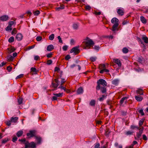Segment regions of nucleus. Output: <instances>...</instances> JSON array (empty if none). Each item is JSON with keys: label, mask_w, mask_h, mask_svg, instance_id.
<instances>
[{"label": "nucleus", "mask_w": 148, "mask_h": 148, "mask_svg": "<svg viewBox=\"0 0 148 148\" xmlns=\"http://www.w3.org/2000/svg\"><path fill=\"white\" fill-rule=\"evenodd\" d=\"M23 38L22 35L18 33L17 34L16 36V39L18 41L21 40Z\"/></svg>", "instance_id": "nucleus-13"}, {"label": "nucleus", "mask_w": 148, "mask_h": 148, "mask_svg": "<svg viewBox=\"0 0 148 148\" xmlns=\"http://www.w3.org/2000/svg\"><path fill=\"white\" fill-rule=\"evenodd\" d=\"M71 58L70 56L69 55H68L65 56V59L66 60H68Z\"/></svg>", "instance_id": "nucleus-55"}, {"label": "nucleus", "mask_w": 148, "mask_h": 148, "mask_svg": "<svg viewBox=\"0 0 148 148\" xmlns=\"http://www.w3.org/2000/svg\"><path fill=\"white\" fill-rule=\"evenodd\" d=\"M90 59L92 62H94L96 60L97 58L96 57H92L90 58Z\"/></svg>", "instance_id": "nucleus-39"}, {"label": "nucleus", "mask_w": 148, "mask_h": 148, "mask_svg": "<svg viewBox=\"0 0 148 148\" xmlns=\"http://www.w3.org/2000/svg\"><path fill=\"white\" fill-rule=\"evenodd\" d=\"M54 49V46L52 45H49L47 46V49L48 51H51Z\"/></svg>", "instance_id": "nucleus-15"}, {"label": "nucleus", "mask_w": 148, "mask_h": 148, "mask_svg": "<svg viewBox=\"0 0 148 148\" xmlns=\"http://www.w3.org/2000/svg\"><path fill=\"white\" fill-rule=\"evenodd\" d=\"M93 48L97 50H98L99 48V46H95Z\"/></svg>", "instance_id": "nucleus-64"}, {"label": "nucleus", "mask_w": 148, "mask_h": 148, "mask_svg": "<svg viewBox=\"0 0 148 148\" xmlns=\"http://www.w3.org/2000/svg\"><path fill=\"white\" fill-rule=\"evenodd\" d=\"M30 70L31 71L33 72H37V70L35 68L32 67Z\"/></svg>", "instance_id": "nucleus-43"}, {"label": "nucleus", "mask_w": 148, "mask_h": 148, "mask_svg": "<svg viewBox=\"0 0 148 148\" xmlns=\"http://www.w3.org/2000/svg\"><path fill=\"white\" fill-rule=\"evenodd\" d=\"M55 81L56 83L55 84L53 82H52V84L53 87L55 88V89L56 90L58 86L59 85L60 82L57 79H55Z\"/></svg>", "instance_id": "nucleus-10"}, {"label": "nucleus", "mask_w": 148, "mask_h": 148, "mask_svg": "<svg viewBox=\"0 0 148 148\" xmlns=\"http://www.w3.org/2000/svg\"><path fill=\"white\" fill-rule=\"evenodd\" d=\"M18 101L19 105L21 104L23 102V99L19 98L18 100Z\"/></svg>", "instance_id": "nucleus-41"}, {"label": "nucleus", "mask_w": 148, "mask_h": 148, "mask_svg": "<svg viewBox=\"0 0 148 148\" xmlns=\"http://www.w3.org/2000/svg\"><path fill=\"white\" fill-rule=\"evenodd\" d=\"M18 141L20 142H21L22 143H24L25 144V143L26 142L25 139L24 138L23 139H19Z\"/></svg>", "instance_id": "nucleus-45"}, {"label": "nucleus", "mask_w": 148, "mask_h": 148, "mask_svg": "<svg viewBox=\"0 0 148 148\" xmlns=\"http://www.w3.org/2000/svg\"><path fill=\"white\" fill-rule=\"evenodd\" d=\"M63 93H59L57 94H53L54 96H53L52 97L53 100H57V97H61L63 95Z\"/></svg>", "instance_id": "nucleus-8"}, {"label": "nucleus", "mask_w": 148, "mask_h": 148, "mask_svg": "<svg viewBox=\"0 0 148 148\" xmlns=\"http://www.w3.org/2000/svg\"><path fill=\"white\" fill-rule=\"evenodd\" d=\"M12 69V67H11L10 66H8L7 68V70L8 71V72L11 71Z\"/></svg>", "instance_id": "nucleus-48"}, {"label": "nucleus", "mask_w": 148, "mask_h": 148, "mask_svg": "<svg viewBox=\"0 0 148 148\" xmlns=\"http://www.w3.org/2000/svg\"><path fill=\"white\" fill-rule=\"evenodd\" d=\"M23 74H21L18 75L17 76L16 78V79L20 78L23 77Z\"/></svg>", "instance_id": "nucleus-44"}, {"label": "nucleus", "mask_w": 148, "mask_h": 148, "mask_svg": "<svg viewBox=\"0 0 148 148\" xmlns=\"http://www.w3.org/2000/svg\"><path fill=\"white\" fill-rule=\"evenodd\" d=\"M52 54L51 53H48L47 55V57L48 58H50L51 57Z\"/></svg>", "instance_id": "nucleus-58"}, {"label": "nucleus", "mask_w": 148, "mask_h": 148, "mask_svg": "<svg viewBox=\"0 0 148 148\" xmlns=\"http://www.w3.org/2000/svg\"><path fill=\"white\" fill-rule=\"evenodd\" d=\"M14 40V38L13 36L11 37L8 39V42L10 43L13 42Z\"/></svg>", "instance_id": "nucleus-36"}, {"label": "nucleus", "mask_w": 148, "mask_h": 148, "mask_svg": "<svg viewBox=\"0 0 148 148\" xmlns=\"http://www.w3.org/2000/svg\"><path fill=\"white\" fill-rule=\"evenodd\" d=\"M100 144L99 143L96 144L95 146V148H100L99 147Z\"/></svg>", "instance_id": "nucleus-62"}, {"label": "nucleus", "mask_w": 148, "mask_h": 148, "mask_svg": "<svg viewBox=\"0 0 148 148\" xmlns=\"http://www.w3.org/2000/svg\"><path fill=\"white\" fill-rule=\"evenodd\" d=\"M119 20L116 17L113 18L111 20V23L114 24L112 27V31L115 32L117 28L119 25L118 23Z\"/></svg>", "instance_id": "nucleus-1"}, {"label": "nucleus", "mask_w": 148, "mask_h": 148, "mask_svg": "<svg viewBox=\"0 0 148 148\" xmlns=\"http://www.w3.org/2000/svg\"><path fill=\"white\" fill-rule=\"evenodd\" d=\"M138 61L141 64H143L144 62V61L143 58L142 57H139L138 59Z\"/></svg>", "instance_id": "nucleus-23"}, {"label": "nucleus", "mask_w": 148, "mask_h": 148, "mask_svg": "<svg viewBox=\"0 0 148 148\" xmlns=\"http://www.w3.org/2000/svg\"><path fill=\"white\" fill-rule=\"evenodd\" d=\"M17 30L15 28H14L12 32V35H13L14 34H16L17 32Z\"/></svg>", "instance_id": "nucleus-46"}, {"label": "nucleus", "mask_w": 148, "mask_h": 148, "mask_svg": "<svg viewBox=\"0 0 148 148\" xmlns=\"http://www.w3.org/2000/svg\"><path fill=\"white\" fill-rule=\"evenodd\" d=\"M58 39L59 40V42L60 43H62V41L61 39V38L60 37V36H58L57 37Z\"/></svg>", "instance_id": "nucleus-49"}, {"label": "nucleus", "mask_w": 148, "mask_h": 148, "mask_svg": "<svg viewBox=\"0 0 148 148\" xmlns=\"http://www.w3.org/2000/svg\"><path fill=\"white\" fill-rule=\"evenodd\" d=\"M140 18L141 21L143 23H146V20L145 18L143 16H141Z\"/></svg>", "instance_id": "nucleus-27"}, {"label": "nucleus", "mask_w": 148, "mask_h": 148, "mask_svg": "<svg viewBox=\"0 0 148 148\" xmlns=\"http://www.w3.org/2000/svg\"><path fill=\"white\" fill-rule=\"evenodd\" d=\"M23 133V131L22 130H20L16 134L17 136L19 137L21 136Z\"/></svg>", "instance_id": "nucleus-22"}, {"label": "nucleus", "mask_w": 148, "mask_h": 148, "mask_svg": "<svg viewBox=\"0 0 148 148\" xmlns=\"http://www.w3.org/2000/svg\"><path fill=\"white\" fill-rule=\"evenodd\" d=\"M130 128L132 130H134L135 129L138 130L139 128V127L137 126L132 125H131Z\"/></svg>", "instance_id": "nucleus-24"}, {"label": "nucleus", "mask_w": 148, "mask_h": 148, "mask_svg": "<svg viewBox=\"0 0 148 148\" xmlns=\"http://www.w3.org/2000/svg\"><path fill=\"white\" fill-rule=\"evenodd\" d=\"M138 130L139 131L136 133V134L137 138L138 139L141 136L144 130V127H142L141 128H139Z\"/></svg>", "instance_id": "nucleus-7"}, {"label": "nucleus", "mask_w": 148, "mask_h": 148, "mask_svg": "<svg viewBox=\"0 0 148 148\" xmlns=\"http://www.w3.org/2000/svg\"><path fill=\"white\" fill-rule=\"evenodd\" d=\"M87 10H90L91 9V7L89 5H87L85 8Z\"/></svg>", "instance_id": "nucleus-54"}, {"label": "nucleus", "mask_w": 148, "mask_h": 148, "mask_svg": "<svg viewBox=\"0 0 148 148\" xmlns=\"http://www.w3.org/2000/svg\"><path fill=\"white\" fill-rule=\"evenodd\" d=\"M66 81L64 79H62L60 81V84L61 85H62Z\"/></svg>", "instance_id": "nucleus-51"}, {"label": "nucleus", "mask_w": 148, "mask_h": 148, "mask_svg": "<svg viewBox=\"0 0 148 148\" xmlns=\"http://www.w3.org/2000/svg\"><path fill=\"white\" fill-rule=\"evenodd\" d=\"M14 23V21H10L8 25H10L12 27V26L13 25Z\"/></svg>", "instance_id": "nucleus-57"}, {"label": "nucleus", "mask_w": 148, "mask_h": 148, "mask_svg": "<svg viewBox=\"0 0 148 148\" xmlns=\"http://www.w3.org/2000/svg\"><path fill=\"white\" fill-rule=\"evenodd\" d=\"M17 138L16 136H15L13 138L12 141L13 142H15L16 141H17Z\"/></svg>", "instance_id": "nucleus-59"}, {"label": "nucleus", "mask_w": 148, "mask_h": 148, "mask_svg": "<svg viewBox=\"0 0 148 148\" xmlns=\"http://www.w3.org/2000/svg\"><path fill=\"white\" fill-rule=\"evenodd\" d=\"M79 46H77L73 48L71 50L70 53H73L75 55H77L80 52V50L79 49Z\"/></svg>", "instance_id": "nucleus-5"}, {"label": "nucleus", "mask_w": 148, "mask_h": 148, "mask_svg": "<svg viewBox=\"0 0 148 148\" xmlns=\"http://www.w3.org/2000/svg\"><path fill=\"white\" fill-rule=\"evenodd\" d=\"M18 119V117H12L11 118L10 121L12 123H16Z\"/></svg>", "instance_id": "nucleus-16"}, {"label": "nucleus", "mask_w": 148, "mask_h": 148, "mask_svg": "<svg viewBox=\"0 0 148 148\" xmlns=\"http://www.w3.org/2000/svg\"><path fill=\"white\" fill-rule=\"evenodd\" d=\"M35 137L36 139L37 142V143H40L41 141V138L40 137H38L36 136Z\"/></svg>", "instance_id": "nucleus-32"}, {"label": "nucleus", "mask_w": 148, "mask_h": 148, "mask_svg": "<svg viewBox=\"0 0 148 148\" xmlns=\"http://www.w3.org/2000/svg\"><path fill=\"white\" fill-rule=\"evenodd\" d=\"M9 19V17L7 15H3L0 16V20L2 21H7Z\"/></svg>", "instance_id": "nucleus-11"}, {"label": "nucleus", "mask_w": 148, "mask_h": 148, "mask_svg": "<svg viewBox=\"0 0 148 148\" xmlns=\"http://www.w3.org/2000/svg\"><path fill=\"white\" fill-rule=\"evenodd\" d=\"M133 133V132L129 131L126 132L125 134L127 136H128L132 135Z\"/></svg>", "instance_id": "nucleus-35"}, {"label": "nucleus", "mask_w": 148, "mask_h": 148, "mask_svg": "<svg viewBox=\"0 0 148 148\" xmlns=\"http://www.w3.org/2000/svg\"><path fill=\"white\" fill-rule=\"evenodd\" d=\"M7 59L8 61H12L14 59V57L11 55L8 56Z\"/></svg>", "instance_id": "nucleus-25"}, {"label": "nucleus", "mask_w": 148, "mask_h": 148, "mask_svg": "<svg viewBox=\"0 0 148 148\" xmlns=\"http://www.w3.org/2000/svg\"><path fill=\"white\" fill-rule=\"evenodd\" d=\"M142 39L145 43H148V38L145 35H143Z\"/></svg>", "instance_id": "nucleus-17"}, {"label": "nucleus", "mask_w": 148, "mask_h": 148, "mask_svg": "<svg viewBox=\"0 0 148 148\" xmlns=\"http://www.w3.org/2000/svg\"><path fill=\"white\" fill-rule=\"evenodd\" d=\"M136 92L138 94H140V95H143V90L142 89H138L136 91Z\"/></svg>", "instance_id": "nucleus-29"}, {"label": "nucleus", "mask_w": 148, "mask_h": 148, "mask_svg": "<svg viewBox=\"0 0 148 148\" xmlns=\"http://www.w3.org/2000/svg\"><path fill=\"white\" fill-rule=\"evenodd\" d=\"M138 112L141 114L142 116H143L145 115L144 113L143 112V109H140L138 110Z\"/></svg>", "instance_id": "nucleus-40"}, {"label": "nucleus", "mask_w": 148, "mask_h": 148, "mask_svg": "<svg viewBox=\"0 0 148 148\" xmlns=\"http://www.w3.org/2000/svg\"><path fill=\"white\" fill-rule=\"evenodd\" d=\"M119 80L117 79H115L112 81V83L114 85L116 86L118 85Z\"/></svg>", "instance_id": "nucleus-20"}, {"label": "nucleus", "mask_w": 148, "mask_h": 148, "mask_svg": "<svg viewBox=\"0 0 148 148\" xmlns=\"http://www.w3.org/2000/svg\"><path fill=\"white\" fill-rule=\"evenodd\" d=\"M143 138L145 140H146L147 139V138L146 136L144 134L143 135Z\"/></svg>", "instance_id": "nucleus-60"}, {"label": "nucleus", "mask_w": 148, "mask_h": 148, "mask_svg": "<svg viewBox=\"0 0 148 148\" xmlns=\"http://www.w3.org/2000/svg\"><path fill=\"white\" fill-rule=\"evenodd\" d=\"M135 98L138 101H141L143 99V97L140 96H135Z\"/></svg>", "instance_id": "nucleus-21"}, {"label": "nucleus", "mask_w": 148, "mask_h": 148, "mask_svg": "<svg viewBox=\"0 0 148 148\" xmlns=\"http://www.w3.org/2000/svg\"><path fill=\"white\" fill-rule=\"evenodd\" d=\"M25 145H27V148H35L36 147V144L35 143L32 142L29 143L28 141H27L25 143Z\"/></svg>", "instance_id": "nucleus-4"}, {"label": "nucleus", "mask_w": 148, "mask_h": 148, "mask_svg": "<svg viewBox=\"0 0 148 148\" xmlns=\"http://www.w3.org/2000/svg\"><path fill=\"white\" fill-rule=\"evenodd\" d=\"M42 39V37L40 36H37L36 38V40L38 41H40Z\"/></svg>", "instance_id": "nucleus-50"}, {"label": "nucleus", "mask_w": 148, "mask_h": 148, "mask_svg": "<svg viewBox=\"0 0 148 148\" xmlns=\"http://www.w3.org/2000/svg\"><path fill=\"white\" fill-rule=\"evenodd\" d=\"M40 11L38 10H37L33 12L35 16H38L40 14Z\"/></svg>", "instance_id": "nucleus-38"}, {"label": "nucleus", "mask_w": 148, "mask_h": 148, "mask_svg": "<svg viewBox=\"0 0 148 148\" xmlns=\"http://www.w3.org/2000/svg\"><path fill=\"white\" fill-rule=\"evenodd\" d=\"M127 98H128L126 97H123L120 101V104H122L124 101L125 100H126Z\"/></svg>", "instance_id": "nucleus-26"}, {"label": "nucleus", "mask_w": 148, "mask_h": 148, "mask_svg": "<svg viewBox=\"0 0 148 148\" xmlns=\"http://www.w3.org/2000/svg\"><path fill=\"white\" fill-rule=\"evenodd\" d=\"M64 6L63 5H62L60 6V7H58L56 8V10H59L60 9H64Z\"/></svg>", "instance_id": "nucleus-42"}, {"label": "nucleus", "mask_w": 148, "mask_h": 148, "mask_svg": "<svg viewBox=\"0 0 148 148\" xmlns=\"http://www.w3.org/2000/svg\"><path fill=\"white\" fill-rule=\"evenodd\" d=\"M54 38V35L53 34H51L49 36V40H52Z\"/></svg>", "instance_id": "nucleus-33"}, {"label": "nucleus", "mask_w": 148, "mask_h": 148, "mask_svg": "<svg viewBox=\"0 0 148 148\" xmlns=\"http://www.w3.org/2000/svg\"><path fill=\"white\" fill-rule=\"evenodd\" d=\"M58 88H61L62 89L64 90V91H65L66 90V88L64 87L62 85H60L58 87Z\"/></svg>", "instance_id": "nucleus-52"}, {"label": "nucleus", "mask_w": 148, "mask_h": 148, "mask_svg": "<svg viewBox=\"0 0 148 148\" xmlns=\"http://www.w3.org/2000/svg\"><path fill=\"white\" fill-rule=\"evenodd\" d=\"M144 120L145 119H142L139 121L138 124L140 126H141L142 125Z\"/></svg>", "instance_id": "nucleus-28"}, {"label": "nucleus", "mask_w": 148, "mask_h": 148, "mask_svg": "<svg viewBox=\"0 0 148 148\" xmlns=\"http://www.w3.org/2000/svg\"><path fill=\"white\" fill-rule=\"evenodd\" d=\"M85 40L86 41L84 42L85 44V46L86 47H89L94 44L93 41L88 37H87Z\"/></svg>", "instance_id": "nucleus-3"}, {"label": "nucleus", "mask_w": 148, "mask_h": 148, "mask_svg": "<svg viewBox=\"0 0 148 148\" xmlns=\"http://www.w3.org/2000/svg\"><path fill=\"white\" fill-rule=\"evenodd\" d=\"M83 90L82 87H80L78 88L77 91V94H82L83 92Z\"/></svg>", "instance_id": "nucleus-18"}, {"label": "nucleus", "mask_w": 148, "mask_h": 148, "mask_svg": "<svg viewBox=\"0 0 148 148\" xmlns=\"http://www.w3.org/2000/svg\"><path fill=\"white\" fill-rule=\"evenodd\" d=\"M36 131L35 130H31L29 131V132L27 134V136L29 137H32L35 136Z\"/></svg>", "instance_id": "nucleus-6"}, {"label": "nucleus", "mask_w": 148, "mask_h": 148, "mask_svg": "<svg viewBox=\"0 0 148 148\" xmlns=\"http://www.w3.org/2000/svg\"><path fill=\"white\" fill-rule=\"evenodd\" d=\"M113 61L115 63L117 64L118 66L120 67L121 66V63L120 61L118 59H114L113 60Z\"/></svg>", "instance_id": "nucleus-12"}, {"label": "nucleus", "mask_w": 148, "mask_h": 148, "mask_svg": "<svg viewBox=\"0 0 148 148\" xmlns=\"http://www.w3.org/2000/svg\"><path fill=\"white\" fill-rule=\"evenodd\" d=\"M95 103V101L94 100H92L90 102V105L91 106H94Z\"/></svg>", "instance_id": "nucleus-34"}, {"label": "nucleus", "mask_w": 148, "mask_h": 148, "mask_svg": "<svg viewBox=\"0 0 148 148\" xmlns=\"http://www.w3.org/2000/svg\"><path fill=\"white\" fill-rule=\"evenodd\" d=\"M97 86L96 87L97 90H99L100 88V85H102L103 86L105 87L107 85L106 81L103 79H100L97 81Z\"/></svg>", "instance_id": "nucleus-2"}, {"label": "nucleus", "mask_w": 148, "mask_h": 148, "mask_svg": "<svg viewBox=\"0 0 148 148\" xmlns=\"http://www.w3.org/2000/svg\"><path fill=\"white\" fill-rule=\"evenodd\" d=\"M129 50L126 47H124L122 49V51L123 53H126L128 52Z\"/></svg>", "instance_id": "nucleus-31"}, {"label": "nucleus", "mask_w": 148, "mask_h": 148, "mask_svg": "<svg viewBox=\"0 0 148 148\" xmlns=\"http://www.w3.org/2000/svg\"><path fill=\"white\" fill-rule=\"evenodd\" d=\"M124 9L122 8H119L117 9V12L118 14L121 16L124 15Z\"/></svg>", "instance_id": "nucleus-9"}, {"label": "nucleus", "mask_w": 148, "mask_h": 148, "mask_svg": "<svg viewBox=\"0 0 148 148\" xmlns=\"http://www.w3.org/2000/svg\"><path fill=\"white\" fill-rule=\"evenodd\" d=\"M52 61L51 60H49L47 61V64L48 65H50L52 64Z\"/></svg>", "instance_id": "nucleus-56"}, {"label": "nucleus", "mask_w": 148, "mask_h": 148, "mask_svg": "<svg viewBox=\"0 0 148 148\" xmlns=\"http://www.w3.org/2000/svg\"><path fill=\"white\" fill-rule=\"evenodd\" d=\"M68 48V46L66 45L62 47L63 50V51H66L67 50Z\"/></svg>", "instance_id": "nucleus-47"}, {"label": "nucleus", "mask_w": 148, "mask_h": 148, "mask_svg": "<svg viewBox=\"0 0 148 148\" xmlns=\"http://www.w3.org/2000/svg\"><path fill=\"white\" fill-rule=\"evenodd\" d=\"M107 95V94H104L102 95L101 97H100L99 99V100L100 101H103L104 99H106Z\"/></svg>", "instance_id": "nucleus-19"}, {"label": "nucleus", "mask_w": 148, "mask_h": 148, "mask_svg": "<svg viewBox=\"0 0 148 148\" xmlns=\"http://www.w3.org/2000/svg\"><path fill=\"white\" fill-rule=\"evenodd\" d=\"M12 29V27L9 25H8L5 28V30L7 31H10Z\"/></svg>", "instance_id": "nucleus-37"}, {"label": "nucleus", "mask_w": 148, "mask_h": 148, "mask_svg": "<svg viewBox=\"0 0 148 148\" xmlns=\"http://www.w3.org/2000/svg\"><path fill=\"white\" fill-rule=\"evenodd\" d=\"M101 92L104 94H107L106 92V88L105 87H101L100 89Z\"/></svg>", "instance_id": "nucleus-14"}, {"label": "nucleus", "mask_w": 148, "mask_h": 148, "mask_svg": "<svg viewBox=\"0 0 148 148\" xmlns=\"http://www.w3.org/2000/svg\"><path fill=\"white\" fill-rule=\"evenodd\" d=\"M137 40L139 42H140L141 44H143V42H142L141 39L139 37H137Z\"/></svg>", "instance_id": "nucleus-63"}, {"label": "nucleus", "mask_w": 148, "mask_h": 148, "mask_svg": "<svg viewBox=\"0 0 148 148\" xmlns=\"http://www.w3.org/2000/svg\"><path fill=\"white\" fill-rule=\"evenodd\" d=\"M15 50V49L14 48L12 47L9 51H10V53H11L12 52H14Z\"/></svg>", "instance_id": "nucleus-61"}, {"label": "nucleus", "mask_w": 148, "mask_h": 148, "mask_svg": "<svg viewBox=\"0 0 148 148\" xmlns=\"http://www.w3.org/2000/svg\"><path fill=\"white\" fill-rule=\"evenodd\" d=\"M8 141V138H5L2 140V143H5Z\"/></svg>", "instance_id": "nucleus-53"}, {"label": "nucleus", "mask_w": 148, "mask_h": 148, "mask_svg": "<svg viewBox=\"0 0 148 148\" xmlns=\"http://www.w3.org/2000/svg\"><path fill=\"white\" fill-rule=\"evenodd\" d=\"M79 27V25L78 24L74 23L73 25V29H78Z\"/></svg>", "instance_id": "nucleus-30"}]
</instances>
